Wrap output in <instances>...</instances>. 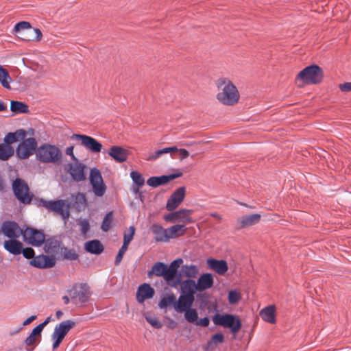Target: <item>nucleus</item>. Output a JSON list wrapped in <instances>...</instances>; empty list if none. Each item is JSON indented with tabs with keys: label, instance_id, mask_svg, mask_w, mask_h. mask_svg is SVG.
I'll list each match as a JSON object with an SVG mask.
<instances>
[{
	"label": "nucleus",
	"instance_id": "1",
	"mask_svg": "<svg viewBox=\"0 0 351 351\" xmlns=\"http://www.w3.org/2000/svg\"><path fill=\"white\" fill-rule=\"evenodd\" d=\"M37 205L60 215L66 222L70 217L69 210L71 207L73 208L77 212H81L86 208L88 202L85 194L78 192L71 195L70 203L65 199L47 200L40 198L38 200Z\"/></svg>",
	"mask_w": 351,
	"mask_h": 351
},
{
	"label": "nucleus",
	"instance_id": "49",
	"mask_svg": "<svg viewBox=\"0 0 351 351\" xmlns=\"http://www.w3.org/2000/svg\"><path fill=\"white\" fill-rule=\"evenodd\" d=\"M34 33L35 36L34 37H27V38H22L23 40L29 41V40H36L39 41L42 38V32L38 28H32V34Z\"/></svg>",
	"mask_w": 351,
	"mask_h": 351
},
{
	"label": "nucleus",
	"instance_id": "4",
	"mask_svg": "<svg viewBox=\"0 0 351 351\" xmlns=\"http://www.w3.org/2000/svg\"><path fill=\"white\" fill-rule=\"evenodd\" d=\"M213 323L216 326H220L225 328H229L232 333L237 334L241 328V322L239 316L225 313H216L212 317Z\"/></svg>",
	"mask_w": 351,
	"mask_h": 351
},
{
	"label": "nucleus",
	"instance_id": "25",
	"mask_svg": "<svg viewBox=\"0 0 351 351\" xmlns=\"http://www.w3.org/2000/svg\"><path fill=\"white\" fill-rule=\"evenodd\" d=\"M150 230L154 235V240L156 242H168L169 237L167 235V229L164 228L158 223H154L151 226Z\"/></svg>",
	"mask_w": 351,
	"mask_h": 351
},
{
	"label": "nucleus",
	"instance_id": "59",
	"mask_svg": "<svg viewBox=\"0 0 351 351\" xmlns=\"http://www.w3.org/2000/svg\"><path fill=\"white\" fill-rule=\"evenodd\" d=\"M178 152L180 154V160L185 159L189 156V152L185 149H179Z\"/></svg>",
	"mask_w": 351,
	"mask_h": 351
},
{
	"label": "nucleus",
	"instance_id": "18",
	"mask_svg": "<svg viewBox=\"0 0 351 351\" xmlns=\"http://www.w3.org/2000/svg\"><path fill=\"white\" fill-rule=\"evenodd\" d=\"M260 214L254 213L243 216L238 219L236 224V228L238 230L246 228L257 224L261 220Z\"/></svg>",
	"mask_w": 351,
	"mask_h": 351
},
{
	"label": "nucleus",
	"instance_id": "6",
	"mask_svg": "<svg viewBox=\"0 0 351 351\" xmlns=\"http://www.w3.org/2000/svg\"><path fill=\"white\" fill-rule=\"evenodd\" d=\"M75 326V322L71 319L63 321L56 326L53 332L51 335L53 350H56L59 347L65 336Z\"/></svg>",
	"mask_w": 351,
	"mask_h": 351
},
{
	"label": "nucleus",
	"instance_id": "58",
	"mask_svg": "<svg viewBox=\"0 0 351 351\" xmlns=\"http://www.w3.org/2000/svg\"><path fill=\"white\" fill-rule=\"evenodd\" d=\"M73 146L68 147L66 149L65 153L66 155H69L71 156V159L74 161H77V158L73 154Z\"/></svg>",
	"mask_w": 351,
	"mask_h": 351
},
{
	"label": "nucleus",
	"instance_id": "46",
	"mask_svg": "<svg viewBox=\"0 0 351 351\" xmlns=\"http://www.w3.org/2000/svg\"><path fill=\"white\" fill-rule=\"evenodd\" d=\"M112 221V213L109 212L105 215V217L103 219V221H102V223L101 226V230L104 232L108 231L111 227Z\"/></svg>",
	"mask_w": 351,
	"mask_h": 351
},
{
	"label": "nucleus",
	"instance_id": "28",
	"mask_svg": "<svg viewBox=\"0 0 351 351\" xmlns=\"http://www.w3.org/2000/svg\"><path fill=\"white\" fill-rule=\"evenodd\" d=\"M45 250L47 254H57L60 252L61 241L56 237H50L45 239Z\"/></svg>",
	"mask_w": 351,
	"mask_h": 351
},
{
	"label": "nucleus",
	"instance_id": "5",
	"mask_svg": "<svg viewBox=\"0 0 351 351\" xmlns=\"http://www.w3.org/2000/svg\"><path fill=\"white\" fill-rule=\"evenodd\" d=\"M323 76L322 69L319 66L313 64L302 69L298 74L297 80L307 84H316L322 82Z\"/></svg>",
	"mask_w": 351,
	"mask_h": 351
},
{
	"label": "nucleus",
	"instance_id": "29",
	"mask_svg": "<svg viewBox=\"0 0 351 351\" xmlns=\"http://www.w3.org/2000/svg\"><path fill=\"white\" fill-rule=\"evenodd\" d=\"M3 247L6 251L13 255H19L23 251V243L16 239L5 241Z\"/></svg>",
	"mask_w": 351,
	"mask_h": 351
},
{
	"label": "nucleus",
	"instance_id": "24",
	"mask_svg": "<svg viewBox=\"0 0 351 351\" xmlns=\"http://www.w3.org/2000/svg\"><path fill=\"white\" fill-rule=\"evenodd\" d=\"M206 263L210 269L219 275L224 274L228 269L227 262L224 260L208 258Z\"/></svg>",
	"mask_w": 351,
	"mask_h": 351
},
{
	"label": "nucleus",
	"instance_id": "19",
	"mask_svg": "<svg viewBox=\"0 0 351 351\" xmlns=\"http://www.w3.org/2000/svg\"><path fill=\"white\" fill-rule=\"evenodd\" d=\"M56 264V260L53 257H49L46 255H39L34 256L30 261V265L40 269L51 268Z\"/></svg>",
	"mask_w": 351,
	"mask_h": 351
},
{
	"label": "nucleus",
	"instance_id": "7",
	"mask_svg": "<svg viewBox=\"0 0 351 351\" xmlns=\"http://www.w3.org/2000/svg\"><path fill=\"white\" fill-rule=\"evenodd\" d=\"M12 190L16 199L24 204H30L32 195L27 182L21 178H16L12 182Z\"/></svg>",
	"mask_w": 351,
	"mask_h": 351
},
{
	"label": "nucleus",
	"instance_id": "31",
	"mask_svg": "<svg viewBox=\"0 0 351 351\" xmlns=\"http://www.w3.org/2000/svg\"><path fill=\"white\" fill-rule=\"evenodd\" d=\"M84 249L90 254H100L103 252L104 247L99 240L95 239L86 242Z\"/></svg>",
	"mask_w": 351,
	"mask_h": 351
},
{
	"label": "nucleus",
	"instance_id": "21",
	"mask_svg": "<svg viewBox=\"0 0 351 351\" xmlns=\"http://www.w3.org/2000/svg\"><path fill=\"white\" fill-rule=\"evenodd\" d=\"M195 301V297L180 294L178 300L175 303V310L178 313H183L191 308Z\"/></svg>",
	"mask_w": 351,
	"mask_h": 351
},
{
	"label": "nucleus",
	"instance_id": "57",
	"mask_svg": "<svg viewBox=\"0 0 351 351\" xmlns=\"http://www.w3.org/2000/svg\"><path fill=\"white\" fill-rule=\"evenodd\" d=\"M339 88L342 92L351 91V82H346V83L339 84Z\"/></svg>",
	"mask_w": 351,
	"mask_h": 351
},
{
	"label": "nucleus",
	"instance_id": "37",
	"mask_svg": "<svg viewBox=\"0 0 351 351\" xmlns=\"http://www.w3.org/2000/svg\"><path fill=\"white\" fill-rule=\"evenodd\" d=\"M224 341V335L222 333H217L212 336L211 339L207 342L206 350L207 351L214 350L218 343Z\"/></svg>",
	"mask_w": 351,
	"mask_h": 351
},
{
	"label": "nucleus",
	"instance_id": "45",
	"mask_svg": "<svg viewBox=\"0 0 351 351\" xmlns=\"http://www.w3.org/2000/svg\"><path fill=\"white\" fill-rule=\"evenodd\" d=\"M36 340L37 337L31 332L30 335L25 339L24 341L25 346L27 347L26 348L27 351L34 350L36 346Z\"/></svg>",
	"mask_w": 351,
	"mask_h": 351
},
{
	"label": "nucleus",
	"instance_id": "54",
	"mask_svg": "<svg viewBox=\"0 0 351 351\" xmlns=\"http://www.w3.org/2000/svg\"><path fill=\"white\" fill-rule=\"evenodd\" d=\"M21 253L23 254V256L27 259H32L34 257V250L31 247H23V251H21Z\"/></svg>",
	"mask_w": 351,
	"mask_h": 351
},
{
	"label": "nucleus",
	"instance_id": "23",
	"mask_svg": "<svg viewBox=\"0 0 351 351\" xmlns=\"http://www.w3.org/2000/svg\"><path fill=\"white\" fill-rule=\"evenodd\" d=\"M198 274L199 268L197 265L192 264L183 265L181 266L178 277H180V280H182V278L194 280L197 278Z\"/></svg>",
	"mask_w": 351,
	"mask_h": 351
},
{
	"label": "nucleus",
	"instance_id": "55",
	"mask_svg": "<svg viewBox=\"0 0 351 351\" xmlns=\"http://www.w3.org/2000/svg\"><path fill=\"white\" fill-rule=\"evenodd\" d=\"M209 324H210V320L208 317H205L199 320L197 319V322H195L196 325L201 326L203 327L208 326Z\"/></svg>",
	"mask_w": 351,
	"mask_h": 351
},
{
	"label": "nucleus",
	"instance_id": "63",
	"mask_svg": "<svg viewBox=\"0 0 351 351\" xmlns=\"http://www.w3.org/2000/svg\"><path fill=\"white\" fill-rule=\"evenodd\" d=\"M128 243H123L121 247L119 249V252L123 254H125V252L128 250Z\"/></svg>",
	"mask_w": 351,
	"mask_h": 351
},
{
	"label": "nucleus",
	"instance_id": "43",
	"mask_svg": "<svg viewBox=\"0 0 351 351\" xmlns=\"http://www.w3.org/2000/svg\"><path fill=\"white\" fill-rule=\"evenodd\" d=\"M61 252L63 253L64 258L70 260V261H75L78 258L79 256L73 249H69L66 247H63L61 248Z\"/></svg>",
	"mask_w": 351,
	"mask_h": 351
},
{
	"label": "nucleus",
	"instance_id": "27",
	"mask_svg": "<svg viewBox=\"0 0 351 351\" xmlns=\"http://www.w3.org/2000/svg\"><path fill=\"white\" fill-rule=\"evenodd\" d=\"M178 285L180 286L181 294L195 297L194 295L195 293V291H197V287L194 280H180V283H179Z\"/></svg>",
	"mask_w": 351,
	"mask_h": 351
},
{
	"label": "nucleus",
	"instance_id": "14",
	"mask_svg": "<svg viewBox=\"0 0 351 351\" xmlns=\"http://www.w3.org/2000/svg\"><path fill=\"white\" fill-rule=\"evenodd\" d=\"M185 196V188L177 189L168 199L166 208L169 211H173L183 202Z\"/></svg>",
	"mask_w": 351,
	"mask_h": 351
},
{
	"label": "nucleus",
	"instance_id": "3",
	"mask_svg": "<svg viewBox=\"0 0 351 351\" xmlns=\"http://www.w3.org/2000/svg\"><path fill=\"white\" fill-rule=\"evenodd\" d=\"M36 157L43 163L58 164L62 160V153L57 146L45 143L37 148Z\"/></svg>",
	"mask_w": 351,
	"mask_h": 351
},
{
	"label": "nucleus",
	"instance_id": "40",
	"mask_svg": "<svg viewBox=\"0 0 351 351\" xmlns=\"http://www.w3.org/2000/svg\"><path fill=\"white\" fill-rule=\"evenodd\" d=\"M12 81V78L10 77L8 71L3 68L1 65H0V83L1 85L7 88L10 89V82Z\"/></svg>",
	"mask_w": 351,
	"mask_h": 351
},
{
	"label": "nucleus",
	"instance_id": "11",
	"mask_svg": "<svg viewBox=\"0 0 351 351\" xmlns=\"http://www.w3.org/2000/svg\"><path fill=\"white\" fill-rule=\"evenodd\" d=\"M193 210L180 209L164 215V219L167 222H182L184 224L191 223L193 221L191 217Z\"/></svg>",
	"mask_w": 351,
	"mask_h": 351
},
{
	"label": "nucleus",
	"instance_id": "48",
	"mask_svg": "<svg viewBox=\"0 0 351 351\" xmlns=\"http://www.w3.org/2000/svg\"><path fill=\"white\" fill-rule=\"evenodd\" d=\"M241 299V295L237 290H231L228 293V302L231 304H234Z\"/></svg>",
	"mask_w": 351,
	"mask_h": 351
},
{
	"label": "nucleus",
	"instance_id": "32",
	"mask_svg": "<svg viewBox=\"0 0 351 351\" xmlns=\"http://www.w3.org/2000/svg\"><path fill=\"white\" fill-rule=\"evenodd\" d=\"M261 318L270 324L276 322V308L274 305L268 306L260 311Z\"/></svg>",
	"mask_w": 351,
	"mask_h": 351
},
{
	"label": "nucleus",
	"instance_id": "30",
	"mask_svg": "<svg viewBox=\"0 0 351 351\" xmlns=\"http://www.w3.org/2000/svg\"><path fill=\"white\" fill-rule=\"evenodd\" d=\"M213 278L210 274L206 273L201 275L196 283L197 291H203L210 289L213 285Z\"/></svg>",
	"mask_w": 351,
	"mask_h": 351
},
{
	"label": "nucleus",
	"instance_id": "9",
	"mask_svg": "<svg viewBox=\"0 0 351 351\" xmlns=\"http://www.w3.org/2000/svg\"><path fill=\"white\" fill-rule=\"evenodd\" d=\"M89 180L94 194L97 197H102L106 193V186L104 182L100 171L95 167L91 169Z\"/></svg>",
	"mask_w": 351,
	"mask_h": 351
},
{
	"label": "nucleus",
	"instance_id": "56",
	"mask_svg": "<svg viewBox=\"0 0 351 351\" xmlns=\"http://www.w3.org/2000/svg\"><path fill=\"white\" fill-rule=\"evenodd\" d=\"M44 328V326L43 325H42L41 324H40L39 325H38L37 326H36L32 331V333L34 334L35 336H38L39 337H40V335H41V332L43 331Z\"/></svg>",
	"mask_w": 351,
	"mask_h": 351
},
{
	"label": "nucleus",
	"instance_id": "13",
	"mask_svg": "<svg viewBox=\"0 0 351 351\" xmlns=\"http://www.w3.org/2000/svg\"><path fill=\"white\" fill-rule=\"evenodd\" d=\"M1 230L3 234L8 238L17 239L23 236L24 230L21 229L19 224L13 221H5L2 223Z\"/></svg>",
	"mask_w": 351,
	"mask_h": 351
},
{
	"label": "nucleus",
	"instance_id": "51",
	"mask_svg": "<svg viewBox=\"0 0 351 351\" xmlns=\"http://www.w3.org/2000/svg\"><path fill=\"white\" fill-rule=\"evenodd\" d=\"M145 319L155 328L159 329L162 326V323L155 317L146 316Z\"/></svg>",
	"mask_w": 351,
	"mask_h": 351
},
{
	"label": "nucleus",
	"instance_id": "10",
	"mask_svg": "<svg viewBox=\"0 0 351 351\" xmlns=\"http://www.w3.org/2000/svg\"><path fill=\"white\" fill-rule=\"evenodd\" d=\"M23 237L25 241L33 246H41L45 241V235L42 230L27 227L23 232Z\"/></svg>",
	"mask_w": 351,
	"mask_h": 351
},
{
	"label": "nucleus",
	"instance_id": "36",
	"mask_svg": "<svg viewBox=\"0 0 351 351\" xmlns=\"http://www.w3.org/2000/svg\"><path fill=\"white\" fill-rule=\"evenodd\" d=\"M10 110L15 114L28 113L29 112V106L23 102L19 101H11Z\"/></svg>",
	"mask_w": 351,
	"mask_h": 351
},
{
	"label": "nucleus",
	"instance_id": "22",
	"mask_svg": "<svg viewBox=\"0 0 351 351\" xmlns=\"http://www.w3.org/2000/svg\"><path fill=\"white\" fill-rule=\"evenodd\" d=\"M154 289L147 283L139 286L136 293V300L139 303H143L146 299L153 298Z\"/></svg>",
	"mask_w": 351,
	"mask_h": 351
},
{
	"label": "nucleus",
	"instance_id": "33",
	"mask_svg": "<svg viewBox=\"0 0 351 351\" xmlns=\"http://www.w3.org/2000/svg\"><path fill=\"white\" fill-rule=\"evenodd\" d=\"M26 136V132L24 130H18L14 132H9L4 137L3 144L11 145V144L18 141L20 139H23Z\"/></svg>",
	"mask_w": 351,
	"mask_h": 351
},
{
	"label": "nucleus",
	"instance_id": "61",
	"mask_svg": "<svg viewBox=\"0 0 351 351\" xmlns=\"http://www.w3.org/2000/svg\"><path fill=\"white\" fill-rule=\"evenodd\" d=\"M167 176V178L168 179V182L175 178H179L182 176V173H173V174H169V175H166Z\"/></svg>",
	"mask_w": 351,
	"mask_h": 351
},
{
	"label": "nucleus",
	"instance_id": "26",
	"mask_svg": "<svg viewBox=\"0 0 351 351\" xmlns=\"http://www.w3.org/2000/svg\"><path fill=\"white\" fill-rule=\"evenodd\" d=\"M108 155L117 162H123L127 160L128 151L120 146H112L108 150Z\"/></svg>",
	"mask_w": 351,
	"mask_h": 351
},
{
	"label": "nucleus",
	"instance_id": "8",
	"mask_svg": "<svg viewBox=\"0 0 351 351\" xmlns=\"http://www.w3.org/2000/svg\"><path fill=\"white\" fill-rule=\"evenodd\" d=\"M22 141L16 148V155L20 159H27L35 152L37 142L34 138L21 139Z\"/></svg>",
	"mask_w": 351,
	"mask_h": 351
},
{
	"label": "nucleus",
	"instance_id": "53",
	"mask_svg": "<svg viewBox=\"0 0 351 351\" xmlns=\"http://www.w3.org/2000/svg\"><path fill=\"white\" fill-rule=\"evenodd\" d=\"M80 231L83 234H86L90 230V224L87 219L81 220L79 222Z\"/></svg>",
	"mask_w": 351,
	"mask_h": 351
},
{
	"label": "nucleus",
	"instance_id": "38",
	"mask_svg": "<svg viewBox=\"0 0 351 351\" xmlns=\"http://www.w3.org/2000/svg\"><path fill=\"white\" fill-rule=\"evenodd\" d=\"M14 32L21 34H32V27L29 22L21 21L14 26Z\"/></svg>",
	"mask_w": 351,
	"mask_h": 351
},
{
	"label": "nucleus",
	"instance_id": "35",
	"mask_svg": "<svg viewBox=\"0 0 351 351\" xmlns=\"http://www.w3.org/2000/svg\"><path fill=\"white\" fill-rule=\"evenodd\" d=\"M14 154V149L12 145L0 143V160L6 161Z\"/></svg>",
	"mask_w": 351,
	"mask_h": 351
},
{
	"label": "nucleus",
	"instance_id": "20",
	"mask_svg": "<svg viewBox=\"0 0 351 351\" xmlns=\"http://www.w3.org/2000/svg\"><path fill=\"white\" fill-rule=\"evenodd\" d=\"M183 263V260L182 258H177L172 261L170 265H167V276L170 280V282L171 285L173 283H176V287L178 286L180 282V277H178V269L180 267V265Z\"/></svg>",
	"mask_w": 351,
	"mask_h": 351
},
{
	"label": "nucleus",
	"instance_id": "12",
	"mask_svg": "<svg viewBox=\"0 0 351 351\" xmlns=\"http://www.w3.org/2000/svg\"><path fill=\"white\" fill-rule=\"evenodd\" d=\"M72 138L81 141V145L86 149L93 152L99 153L101 151L102 145L95 138L85 134H74Z\"/></svg>",
	"mask_w": 351,
	"mask_h": 351
},
{
	"label": "nucleus",
	"instance_id": "60",
	"mask_svg": "<svg viewBox=\"0 0 351 351\" xmlns=\"http://www.w3.org/2000/svg\"><path fill=\"white\" fill-rule=\"evenodd\" d=\"M165 151L166 154L173 153L175 152H178L179 149L176 146H173V147H165Z\"/></svg>",
	"mask_w": 351,
	"mask_h": 351
},
{
	"label": "nucleus",
	"instance_id": "16",
	"mask_svg": "<svg viewBox=\"0 0 351 351\" xmlns=\"http://www.w3.org/2000/svg\"><path fill=\"white\" fill-rule=\"evenodd\" d=\"M167 273V265L162 262H157L153 265L152 270L148 271L147 275L149 277H150L152 274H154L156 276H162L164 278L168 285L171 287L176 288V282L173 283L172 285L170 282Z\"/></svg>",
	"mask_w": 351,
	"mask_h": 351
},
{
	"label": "nucleus",
	"instance_id": "2",
	"mask_svg": "<svg viewBox=\"0 0 351 351\" xmlns=\"http://www.w3.org/2000/svg\"><path fill=\"white\" fill-rule=\"evenodd\" d=\"M217 85L219 89L217 99L220 103L226 106H233L239 101V93L230 80L220 78L217 80Z\"/></svg>",
	"mask_w": 351,
	"mask_h": 351
},
{
	"label": "nucleus",
	"instance_id": "52",
	"mask_svg": "<svg viewBox=\"0 0 351 351\" xmlns=\"http://www.w3.org/2000/svg\"><path fill=\"white\" fill-rule=\"evenodd\" d=\"M36 318V315H32L30 316L29 317H28L27 319H26L21 326H20L18 329H16V330H14V331H10V335L11 336L12 335H14L16 334H17L18 332H19L25 326H27L28 324H29L32 322H33L35 319Z\"/></svg>",
	"mask_w": 351,
	"mask_h": 351
},
{
	"label": "nucleus",
	"instance_id": "39",
	"mask_svg": "<svg viewBox=\"0 0 351 351\" xmlns=\"http://www.w3.org/2000/svg\"><path fill=\"white\" fill-rule=\"evenodd\" d=\"M168 182L167 176H152L147 180V184L152 187H157Z\"/></svg>",
	"mask_w": 351,
	"mask_h": 351
},
{
	"label": "nucleus",
	"instance_id": "34",
	"mask_svg": "<svg viewBox=\"0 0 351 351\" xmlns=\"http://www.w3.org/2000/svg\"><path fill=\"white\" fill-rule=\"evenodd\" d=\"M167 235L170 239L182 236L185 234L186 228L184 224H176L167 228Z\"/></svg>",
	"mask_w": 351,
	"mask_h": 351
},
{
	"label": "nucleus",
	"instance_id": "44",
	"mask_svg": "<svg viewBox=\"0 0 351 351\" xmlns=\"http://www.w3.org/2000/svg\"><path fill=\"white\" fill-rule=\"evenodd\" d=\"M130 178L132 180L134 184L137 185L138 187H142L145 184V179L142 174L136 171H132L130 173Z\"/></svg>",
	"mask_w": 351,
	"mask_h": 351
},
{
	"label": "nucleus",
	"instance_id": "47",
	"mask_svg": "<svg viewBox=\"0 0 351 351\" xmlns=\"http://www.w3.org/2000/svg\"><path fill=\"white\" fill-rule=\"evenodd\" d=\"M165 154L166 153L165 151V148H163L162 149H159L154 152L148 153L147 154H146L145 159L147 161L156 160Z\"/></svg>",
	"mask_w": 351,
	"mask_h": 351
},
{
	"label": "nucleus",
	"instance_id": "41",
	"mask_svg": "<svg viewBox=\"0 0 351 351\" xmlns=\"http://www.w3.org/2000/svg\"><path fill=\"white\" fill-rule=\"evenodd\" d=\"M176 302V298L173 293L163 297L159 302L158 306L160 308H166L169 305H173L175 308V303Z\"/></svg>",
	"mask_w": 351,
	"mask_h": 351
},
{
	"label": "nucleus",
	"instance_id": "50",
	"mask_svg": "<svg viewBox=\"0 0 351 351\" xmlns=\"http://www.w3.org/2000/svg\"><path fill=\"white\" fill-rule=\"evenodd\" d=\"M134 234H135L134 227L130 226L128 229V232L125 233L123 235V242L130 244V243L133 239Z\"/></svg>",
	"mask_w": 351,
	"mask_h": 351
},
{
	"label": "nucleus",
	"instance_id": "64",
	"mask_svg": "<svg viewBox=\"0 0 351 351\" xmlns=\"http://www.w3.org/2000/svg\"><path fill=\"white\" fill-rule=\"evenodd\" d=\"M141 187H138L137 185H135L134 184L133 186H132V191L134 193H138L140 191V189Z\"/></svg>",
	"mask_w": 351,
	"mask_h": 351
},
{
	"label": "nucleus",
	"instance_id": "42",
	"mask_svg": "<svg viewBox=\"0 0 351 351\" xmlns=\"http://www.w3.org/2000/svg\"><path fill=\"white\" fill-rule=\"evenodd\" d=\"M183 313H184V317L187 322H189V323L195 324L198 319V313L195 308H192L191 307L184 311Z\"/></svg>",
	"mask_w": 351,
	"mask_h": 351
},
{
	"label": "nucleus",
	"instance_id": "17",
	"mask_svg": "<svg viewBox=\"0 0 351 351\" xmlns=\"http://www.w3.org/2000/svg\"><path fill=\"white\" fill-rule=\"evenodd\" d=\"M85 168V165L77 160L75 164H69V173L74 181H84L86 179Z\"/></svg>",
	"mask_w": 351,
	"mask_h": 351
},
{
	"label": "nucleus",
	"instance_id": "15",
	"mask_svg": "<svg viewBox=\"0 0 351 351\" xmlns=\"http://www.w3.org/2000/svg\"><path fill=\"white\" fill-rule=\"evenodd\" d=\"M71 291H73L71 299L77 300L81 304L86 302L90 296V287L86 283H81L78 289L77 287H73Z\"/></svg>",
	"mask_w": 351,
	"mask_h": 351
},
{
	"label": "nucleus",
	"instance_id": "62",
	"mask_svg": "<svg viewBox=\"0 0 351 351\" xmlns=\"http://www.w3.org/2000/svg\"><path fill=\"white\" fill-rule=\"evenodd\" d=\"M123 255H124V254L121 253L119 252H118V254H117V255L116 256V258H115V262H114L116 265H118L120 264V263H121V260L123 258Z\"/></svg>",
	"mask_w": 351,
	"mask_h": 351
}]
</instances>
